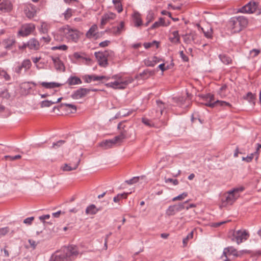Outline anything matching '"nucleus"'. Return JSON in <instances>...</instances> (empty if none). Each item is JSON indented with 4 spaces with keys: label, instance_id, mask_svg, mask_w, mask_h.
I'll return each mask as SVG.
<instances>
[{
    "label": "nucleus",
    "instance_id": "obj_1",
    "mask_svg": "<svg viewBox=\"0 0 261 261\" xmlns=\"http://www.w3.org/2000/svg\"><path fill=\"white\" fill-rule=\"evenodd\" d=\"M79 254L77 248L74 245L65 246L53 254L49 261H71Z\"/></svg>",
    "mask_w": 261,
    "mask_h": 261
},
{
    "label": "nucleus",
    "instance_id": "obj_2",
    "mask_svg": "<svg viewBox=\"0 0 261 261\" xmlns=\"http://www.w3.org/2000/svg\"><path fill=\"white\" fill-rule=\"evenodd\" d=\"M247 19L243 16L233 17L229 20L227 25L232 33H238L245 28L248 24Z\"/></svg>",
    "mask_w": 261,
    "mask_h": 261
},
{
    "label": "nucleus",
    "instance_id": "obj_3",
    "mask_svg": "<svg viewBox=\"0 0 261 261\" xmlns=\"http://www.w3.org/2000/svg\"><path fill=\"white\" fill-rule=\"evenodd\" d=\"M61 35L65 36L69 41L76 42L79 39L78 32L75 30H72L69 27H64L59 31Z\"/></svg>",
    "mask_w": 261,
    "mask_h": 261
},
{
    "label": "nucleus",
    "instance_id": "obj_4",
    "mask_svg": "<svg viewBox=\"0 0 261 261\" xmlns=\"http://www.w3.org/2000/svg\"><path fill=\"white\" fill-rule=\"evenodd\" d=\"M249 232L244 229H240L233 231L231 240L234 241L237 244L239 245L241 243L246 241L249 237Z\"/></svg>",
    "mask_w": 261,
    "mask_h": 261
},
{
    "label": "nucleus",
    "instance_id": "obj_5",
    "mask_svg": "<svg viewBox=\"0 0 261 261\" xmlns=\"http://www.w3.org/2000/svg\"><path fill=\"white\" fill-rule=\"evenodd\" d=\"M133 79L130 77H119L118 80L113 82L114 83V86L115 89H124L126 86L132 83Z\"/></svg>",
    "mask_w": 261,
    "mask_h": 261
},
{
    "label": "nucleus",
    "instance_id": "obj_6",
    "mask_svg": "<svg viewBox=\"0 0 261 261\" xmlns=\"http://www.w3.org/2000/svg\"><path fill=\"white\" fill-rule=\"evenodd\" d=\"M94 54L99 66L105 67L108 65L109 51L95 52Z\"/></svg>",
    "mask_w": 261,
    "mask_h": 261
},
{
    "label": "nucleus",
    "instance_id": "obj_7",
    "mask_svg": "<svg viewBox=\"0 0 261 261\" xmlns=\"http://www.w3.org/2000/svg\"><path fill=\"white\" fill-rule=\"evenodd\" d=\"M35 29V25L33 23H26L22 25L18 32V36L25 37L29 35Z\"/></svg>",
    "mask_w": 261,
    "mask_h": 261
},
{
    "label": "nucleus",
    "instance_id": "obj_8",
    "mask_svg": "<svg viewBox=\"0 0 261 261\" xmlns=\"http://www.w3.org/2000/svg\"><path fill=\"white\" fill-rule=\"evenodd\" d=\"M258 4L255 2H250L239 9V12L243 13L251 14L255 12L258 8Z\"/></svg>",
    "mask_w": 261,
    "mask_h": 261
},
{
    "label": "nucleus",
    "instance_id": "obj_9",
    "mask_svg": "<svg viewBox=\"0 0 261 261\" xmlns=\"http://www.w3.org/2000/svg\"><path fill=\"white\" fill-rule=\"evenodd\" d=\"M156 103L159 108V110H152L149 113V115L153 119H158L160 118L163 114L165 107L163 102L161 100H156Z\"/></svg>",
    "mask_w": 261,
    "mask_h": 261
},
{
    "label": "nucleus",
    "instance_id": "obj_10",
    "mask_svg": "<svg viewBox=\"0 0 261 261\" xmlns=\"http://www.w3.org/2000/svg\"><path fill=\"white\" fill-rule=\"evenodd\" d=\"M239 196V194L231 193L230 190L223 196L222 201L223 203L225 202L226 204H232Z\"/></svg>",
    "mask_w": 261,
    "mask_h": 261
},
{
    "label": "nucleus",
    "instance_id": "obj_11",
    "mask_svg": "<svg viewBox=\"0 0 261 261\" xmlns=\"http://www.w3.org/2000/svg\"><path fill=\"white\" fill-rule=\"evenodd\" d=\"M13 5L10 0H0V11L2 12L8 13L11 11Z\"/></svg>",
    "mask_w": 261,
    "mask_h": 261
},
{
    "label": "nucleus",
    "instance_id": "obj_12",
    "mask_svg": "<svg viewBox=\"0 0 261 261\" xmlns=\"http://www.w3.org/2000/svg\"><path fill=\"white\" fill-rule=\"evenodd\" d=\"M90 91V89L81 88L73 92L71 97L74 99H79L85 96Z\"/></svg>",
    "mask_w": 261,
    "mask_h": 261
},
{
    "label": "nucleus",
    "instance_id": "obj_13",
    "mask_svg": "<svg viewBox=\"0 0 261 261\" xmlns=\"http://www.w3.org/2000/svg\"><path fill=\"white\" fill-rule=\"evenodd\" d=\"M16 42L14 36H9L3 40L2 44L5 49L10 50L13 47Z\"/></svg>",
    "mask_w": 261,
    "mask_h": 261
},
{
    "label": "nucleus",
    "instance_id": "obj_14",
    "mask_svg": "<svg viewBox=\"0 0 261 261\" xmlns=\"http://www.w3.org/2000/svg\"><path fill=\"white\" fill-rule=\"evenodd\" d=\"M50 58L54 64V66L57 71H65V66L64 64L59 57H54L51 56Z\"/></svg>",
    "mask_w": 261,
    "mask_h": 261
},
{
    "label": "nucleus",
    "instance_id": "obj_15",
    "mask_svg": "<svg viewBox=\"0 0 261 261\" xmlns=\"http://www.w3.org/2000/svg\"><path fill=\"white\" fill-rule=\"evenodd\" d=\"M197 34L195 32H191L189 34H186L183 36V39L184 42L187 44H190L192 42L196 43V39Z\"/></svg>",
    "mask_w": 261,
    "mask_h": 261
},
{
    "label": "nucleus",
    "instance_id": "obj_16",
    "mask_svg": "<svg viewBox=\"0 0 261 261\" xmlns=\"http://www.w3.org/2000/svg\"><path fill=\"white\" fill-rule=\"evenodd\" d=\"M110 79V76H98L96 75H88L85 76V82L87 83H90L92 81H98L101 80L105 79L108 81Z\"/></svg>",
    "mask_w": 261,
    "mask_h": 261
},
{
    "label": "nucleus",
    "instance_id": "obj_17",
    "mask_svg": "<svg viewBox=\"0 0 261 261\" xmlns=\"http://www.w3.org/2000/svg\"><path fill=\"white\" fill-rule=\"evenodd\" d=\"M116 17V14L112 12H108L103 15L101 19V25H104Z\"/></svg>",
    "mask_w": 261,
    "mask_h": 261
},
{
    "label": "nucleus",
    "instance_id": "obj_18",
    "mask_svg": "<svg viewBox=\"0 0 261 261\" xmlns=\"http://www.w3.org/2000/svg\"><path fill=\"white\" fill-rule=\"evenodd\" d=\"M232 254L235 256L238 257L240 256V254L238 253V251H237L236 249H235L232 246L228 247L225 248L223 250V254L225 256L226 259H224V260H227V256L226 255Z\"/></svg>",
    "mask_w": 261,
    "mask_h": 261
},
{
    "label": "nucleus",
    "instance_id": "obj_19",
    "mask_svg": "<svg viewBox=\"0 0 261 261\" xmlns=\"http://www.w3.org/2000/svg\"><path fill=\"white\" fill-rule=\"evenodd\" d=\"M28 47L30 49H34L37 50L39 48L40 44L38 42L35 38H33L30 39L27 42Z\"/></svg>",
    "mask_w": 261,
    "mask_h": 261
},
{
    "label": "nucleus",
    "instance_id": "obj_20",
    "mask_svg": "<svg viewBox=\"0 0 261 261\" xmlns=\"http://www.w3.org/2000/svg\"><path fill=\"white\" fill-rule=\"evenodd\" d=\"M39 84L44 88L46 89H53L56 87H59L62 85V84L52 82H39Z\"/></svg>",
    "mask_w": 261,
    "mask_h": 261
},
{
    "label": "nucleus",
    "instance_id": "obj_21",
    "mask_svg": "<svg viewBox=\"0 0 261 261\" xmlns=\"http://www.w3.org/2000/svg\"><path fill=\"white\" fill-rule=\"evenodd\" d=\"M115 144V142L114 141L113 139H112L106 140L105 141L100 143L99 146L103 148L104 149H107L108 148L112 147Z\"/></svg>",
    "mask_w": 261,
    "mask_h": 261
},
{
    "label": "nucleus",
    "instance_id": "obj_22",
    "mask_svg": "<svg viewBox=\"0 0 261 261\" xmlns=\"http://www.w3.org/2000/svg\"><path fill=\"white\" fill-rule=\"evenodd\" d=\"M243 99L248 101L252 106H254L255 104V95L251 92H248L245 95L243 96Z\"/></svg>",
    "mask_w": 261,
    "mask_h": 261
},
{
    "label": "nucleus",
    "instance_id": "obj_23",
    "mask_svg": "<svg viewBox=\"0 0 261 261\" xmlns=\"http://www.w3.org/2000/svg\"><path fill=\"white\" fill-rule=\"evenodd\" d=\"M24 11L26 16L29 18L33 17L36 14L35 8L32 5L27 7Z\"/></svg>",
    "mask_w": 261,
    "mask_h": 261
},
{
    "label": "nucleus",
    "instance_id": "obj_24",
    "mask_svg": "<svg viewBox=\"0 0 261 261\" xmlns=\"http://www.w3.org/2000/svg\"><path fill=\"white\" fill-rule=\"evenodd\" d=\"M170 22L168 21L167 23H166L164 18L161 17L159 20L155 22L150 27L151 29H154L161 26H167L169 25Z\"/></svg>",
    "mask_w": 261,
    "mask_h": 261
},
{
    "label": "nucleus",
    "instance_id": "obj_25",
    "mask_svg": "<svg viewBox=\"0 0 261 261\" xmlns=\"http://www.w3.org/2000/svg\"><path fill=\"white\" fill-rule=\"evenodd\" d=\"M97 27L94 24L90 28L86 33V36L88 38H92L95 37L97 34Z\"/></svg>",
    "mask_w": 261,
    "mask_h": 261
},
{
    "label": "nucleus",
    "instance_id": "obj_26",
    "mask_svg": "<svg viewBox=\"0 0 261 261\" xmlns=\"http://www.w3.org/2000/svg\"><path fill=\"white\" fill-rule=\"evenodd\" d=\"M101 209L97 208L94 204H91L86 209V214L87 215H95Z\"/></svg>",
    "mask_w": 261,
    "mask_h": 261
},
{
    "label": "nucleus",
    "instance_id": "obj_27",
    "mask_svg": "<svg viewBox=\"0 0 261 261\" xmlns=\"http://www.w3.org/2000/svg\"><path fill=\"white\" fill-rule=\"evenodd\" d=\"M82 83L81 80L76 76H70L67 81V83L69 86L81 84Z\"/></svg>",
    "mask_w": 261,
    "mask_h": 261
},
{
    "label": "nucleus",
    "instance_id": "obj_28",
    "mask_svg": "<svg viewBox=\"0 0 261 261\" xmlns=\"http://www.w3.org/2000/svg\"><path fill=\"white\" fill-rule=\"evenodd\" d=\"M154 71L148 69H146L144 70L142 72L140 73L139 75L137 76V77L139 76L142 77L143 79H147L150 76L154 74Z\"/></svg>",
    "mask_w": 261,
    "mask_h": 261
},
{
    "label": "nucleus",
    "instance_id": "obj_29",
    "mask_svg": "<svg viewBox=\"0 0 261 261\" xmlns=\"http://www.w3.org/2000/svg\"><path fill=\"white\" fill-rule=\"evenodd\" d=\"M133 20L135 27H139L142 25V21L140 15L138 13H134L133 16Z\"/></svg>",
    "mask_w": 261,
    "mask_h": 261
},
{
    "label": "nucleus",
    "instance_id": "obj_30",
    "mask_svg": "<svg viewBox=\"0 0 261 261\" xmlns=\"http://www.w3.org/2000/svg\"><path fill=\"white\" fill-rule=\"evenodd\" d=\"M63 106H66V107H69V108L72 109L74 111V112L72 111L71 112L72 113L76 112V107L75 105L70 104V103H62L59 106L54 107L53 108V111H55V110L56 109L59 111L60 109L61 108H62Z\"/></svg>",
    "mask_w": 261,
    "mask_h": 261
},
{
    "label": "nucleus",
    "instance_id": "obj_31",
    "mask_svg": "<svg viewBox=\"0 0 261 261\" xmlns=\"http://www.w3.org/2000/svg\"><path fill=\"white\" fill-rule=\"evenodd\" d=\"M172 37L170 38V40L171 42L175 43H177L179 42V36L178 34V32L177 31H173L172 33Z\"/></svg>",
    "mask_w": 261,
    "mask_h": 261
},
{
    "label": "nucleus",
    "instance_id": "obj_32",
    "mask_svg": "<svg viewBox=\"0 0 261 261\" xmlns=\"http://www.w3.org/2000/svg\"><path fill=\"white\" fill-rule=\"evenodd\" d=\"M21 67L24 69V71L28 70L32 66V63L29 59H25L21 63Z\"/></svg>",
    "mask_w": 261,
    "mask_h": 261
},
{
    "label": "nucleus",
    "instance_id": "obj_33",
    "mask_svg": "<svg viewBox=\"0 0 261 261\" xmlns=\"http://www.w3.org/2000/svg\"><path fill=\"white\" fill-rule=\"evenodd\" d=\"M219 58L224 64L226 65L230 64L231 62L230 58L224 54L219 55Z\"/></svg>",
    "mask_w": 261,
    "mask_h": 261
},
{
    "label": "nucleus",
    "instance_id": "obj_34",
    "mask_svg": "<svg viewBox=\"0 0 261 261\" xmlns=\"http://www.w3.org/2000/svg\"><path fill=\"white\" fill-rule=\"evenodd\" d=\"M128 194L129 193H123L122 194H118L116 196L114 197L113 201L114 202L117 203L120 200V199L123 198H126Z\"/></svg>",
    "mask_w": 261,
    "mask_h": 261
},
{
    "label": "nucleus",
    "instance_id": "obj_35",
    "mask_svg": "<svg viewBox=\"0 0 261 261\" xmlns=\"http://www.w3.org/2000/svg\"><path fill=\"white\" fill-rule=\"evenodd\" d=\"M80 162V160H79L77 163L76 164H75L73 167H71V166H69L68 164H65L64 165V166L62 167V169L63 171H70L75 170L77 168Z\"/></svg>",
    "mask_w": 261,
    "mask_h": 261
},
{
    "label": "nucleus",
    "instance_id": "obj_36",
    "mask_svg": "<svg viewBox=\"0 0 261 261\" xmlns=\"http://www.w3.org/2000/svg\"><path fill=\"white\" fill-rule=\"evenodd\" d=\"M176 213H177V212L176 211V207L174 205L170 206L166 211V214L169 216L174 215Z\"/></svg>",
    "mask_w": 261,
    "mask_h": 261
},
{
    "label": "nucleus",
    "instance_id": "obj_37",
    "mask_svg": "<svg viewBox=\"0 0 261 261\" xmlns=\"http://www.w3.org/2000/svg\"><path fill=\"white\" fill-rule=\"evenodd\" d=\"M227 88V86L226 84L223 85L219 89L218 94L220 95L221 97H224L226 96V90Z\"/></svg>",
    "mask_w": 261,
    "mask_h": 261
},
{
    "label": "nucleus",
    "instance_id": "obj_38",
    "mask_svg": "<svg viewBox=\"0 0 261 261\" xmlns=\"http://www.w3.org/2000/svg\"><path fill=\"white\" fill-rule=\"evenodd\" d=\"M188 201H186L183 203H179L177 204H175V207H176V211L177 212L181 211L184 210L186 207V204L187 203Z\"/></svg>",
    "mask_w": 261,
    "mask_h": 261
},
{
    "label": "nucleus",
    "instance_id": "obj_39",
    "mask_svg": "<svg viewBox=\"0 0 261 261\" xmlns=\"http://www.w3.org/2000/svg\"><path fill=\"white\" fill-rule=\"evenodd\" d=\"M53 104H55V102H53V101L45 100L41 102L40 107L41 108L49 107L50 106H51V105Z\"/></svg>",
    "mask_w": 261,
    "mask_h": 261
},
{
    "label": "nucleus",
    "instance_id": "obj_40",
    "mask_svg": "<svg viewBox=\"0 0 261 261\" xmlns=\"http://www.w3.org/2000/svg\"><path fill=\"white\" fill-rule=\"evenodd\" d=\"M203 32L204 34V36L207 38L211 39L213 37V30L211 28L208 29L207 31H205L203 29H202Z\"/></svg>",
    "mask_w": 261,
    "mask_h": 261
},
{
    "label": "nucleus",
    "instance_id": "obj_41",
    "mask_svg": "<svg viewBox=\"0 0 261 261\" xmlns=\"http://www.w3.org/2000/svg\"><path fill=\"white\" fill-rule=\"evenodd\" d=\"M193 237V232L191 231L190 232L187 237L184 238L182 240L184 247H186L187 245L189 240Z\"/></svg>",
    "mask_w": 261,
    "mask_h": 261
},
{
    "label": "nucleus",
    "instance_id": "obj_42",
    "mask_svg": "<svg viewBox=\"0 0 261 261\" xmlns=\"http://www.w3.org/2000/svg\"><path fill=\"white\" fill-rule=\"evenodd\" d=\"M159 42L156 41H153L152 42H145L143 45L146 49H148L153 45H155L156 48H158L159 47Z\"/></svg>",
    "mask_w": 261,
    "mask_h": 261
},
{
    "label": "nucleus",
    "instance_id": "obj_43",
    "mask_svg": "<svg viewBox=\"0 0 261 261\" xmlns=\"http://www.w3.org/2000/svg\"><path fill=\"white\" fill-rule=\"evenodd\" d=\"M1 97L3 98H6L7 99H9L10 97V94L8 92V90L7 89H5L4 90L0 91Z\"/></svg>",
    "mask_w": 261,
    "mask_h": 261
},
{
    "label": "nucleus",
    "instance_id": "obj_44",
    "mask_svg": "<svg viewBox=\"0 0 261 261\" xmlns=\"http://www.w3.org/2000/svg\"><path fill=\"white\" fill-rule=\"evenodd\" d=\"M127 138V136H124L123 135L119 134L118 136H115L114 138V141L116 144L118 142H121L122 140Z\"/></svg>",
    "mask_w": 261,
    "mask_h": 261
},
{
    "label": "nucleus",
    "instance_id": "obj_45",
    "mask_svg": "<svg viewBox=\"0 0 261 261\" xmlns=\"http://www.w3.org/2000/svg\"><path fill=\"white\" fill-rule=\"evenodd\" d=\"M216 102L217 103V106L219 105V106H220L221 107L227 106V107H229L230 108L232 107V105L230 103L227 102L225 101L217 100L216 101Z\"/></svg>",
    "mask_w": 261,
    "mask_h": 261
},
{
    "label": "nucleus",
    "instance_id": "obj_46",
    "mask_svg": "<svg viewBox=\"0 0 261 261\" xmlns=\"http://www.w3.org/2000/svg\"><path fill=\"white\" fill-rule=\"evenodd\" d=\"M65 143V141L64 140H59L57 141V142H54L53 143V145L51 146V148L57 149L62 145H63Z\"/></svg>",
    "mask_w": 261,
    "mask_h": 261
},
{
    "label": "nucleus",
    "instance_id": "obj_47",
    "mask_svg": "<svg viewBox=\"0 0 261 261\" xmlns=\"http://www.w3.org/2000/svg\"><path fill=\"white\" fill-rule=\"evenodd\" d=\"M0 75L3 76L6 81H9L11 79L10 76L4 70L0 68Z\"/></svg>",
    "mask_w": 261,
    "mask_h": 261
},
{
    "label": "nucleus",
    "instance_id": "obj_48",
    "mask_svg": "<svg viewBox=\"0 0 261 261\" xmlns=\"http://www.w3.org/2000/svg\"><path fill=\"white\" fill-rule=\"evenodd\" d=\"M144 64L148 67H154L155 65V62L153 61L152 59H148L144 60Z\"/></svg>",
    "mask_w": 261,
    "mask_h": 261
},
{
    "label": "nucleus",
    "instance_id": "obj_49",
    "mask_svg": "<svg viewBox=\"0 0 261 261\" xmlns=\"http://www.w3.org/2000/svg\"><path fill=\"white\" fill-rule=\"evenodd\" d=\"M68 48V46L66 45L63 44L59 46H53L51 48V49L53 50H55L57 49L62 50H66Z\"/></svg>",
    "mask_w": 261,
    "mask_h": 261
},
{
    "label": "nucleus",
    "instance_id": "obj_50",
    "mask_svg": "<svg viewBox=\"0 0 261 261\" xmlns=\"http://www.w3.org/2000/svg\"><path fill=\"white\" fill-rule=\"evenodd\" d=\"M188 196V194L186 192H184L182 194L179 195L178 196L174 197L172 199L173 201H175L176 200H180L184 199L185 197H186Z\"/></svg>",
    "mask_w": 261,
    "mask_h": 261
},
{
    "label": "nucleus",
    "instance_id": "obj_51",
    "mask_svg": "<svg viewBox=\"0 0 261 261\" xmlns=\"http://www.w3.org/2000/svg\"><path fill=\"white\" fill-rule=\"evenodd\" d=\"M139 180V177H134L132 178L125 180V182L128 185H133V184L136 183Z\"/></svg>",
    "mask_w": 261,
    "mask_h": 261
},
{
    "label": "nucleus",
    "instance_id": "obj_52",
    "mask_svg": "<svg viewBox=\"0 0 261 261\" xmlns=\"http://www.w3.org/2000/svg\"><path fill=\"white\" fill-rule=\"evenodd\" d=\"M50 218V215L49 214L40 216L39 217V220L45 225V223H48V222H46L45 220L46 219H48Z\"/></svg>",
    "mask_w": 261,
    "mask_h": 261
},
{
    "label": "nucleus",
    "instance_id": "obj_53",
    "mask_svg": "<svg viewBox=\"0 0 261 261\" xmlns=\"http://www.w3.org/2000/svg\"><path fill=\"white\" fill-rule=\"evenodd\" d=\"M72 10L70 8H68L65 12L63 13L65 18L66 19H68L72 15Z\"/></svg>",
    "mask_w": 261,
    "mask_h": 261
},
{
    "label": "nucleus",
    "instance_id": "obj_54",
    "mask_svg": "<svg viewBox=\"0 0 261 261\" xmlns=\"http://www.w3.org/2000/svg\"><path fill=\"white\" fill-rule=\"evenodd\" d=\"M165 182L166 183L171 182V183H172L173 185H174L175 186V185H177L178 184V181L177 179L170 178H166L165 179Z\"/></svg>",
    "mask_w": 261,
    "mask_h": 261
},
{
    "label": "nucleus",
    "instance_id": "obj_55",
    "mask_svg": "<svg viewBox=\"0 0 261 261\" xmlns=\"http://www.w3.org/2000/svg\"><path fill=\"white\" fill-rule=\"evenodd\" d=\"M5 158L6 159H9L11 161H13V160L20 159L21 155H16L14 156L5 155Z\"/></svg>",
    "mask_w": 261,
    "mask_h": 261
},
{
    "label": "nucleus",
    "instance_id": "obj_56",
    "mask_svg": "<svg viewBox=\"0 0 261 261\" xmlns=\"http://www.w3.org/2000/svg\"><path fill=\"white\" fill-rule=\"evenodd\" d=\"M254 154V153H251L250 155H248L246 157H243L242 160L245 161L248 163L250 162L252 160Z\"/></svg>",
    "mask_w": 261,
    "mask_h": 261
},
{
    "label": "nucleus",
    "instance_id": "obj_57",
    "mask_svg": "<svg viewBox=\"0 0 261 261\" xmlns=\"http://www.w3.org/2000/svg\"><path fill=\"white\" fill-rule=\"evenodd\" d=\"M244 188L243 187H240L239 188H234L232 190H231V192L239 194V193L242 192L244 191Z\"/></svg>",
    "mask_w": 261,
    "mask_h": 261
},
{
    "label": "nucleus",
    "instance_id": "obj_58",
    "mask_svg": "<svg viewBox=\"0 0 261 261\" xmlns=\"http://www.w3.org/2000/svg\"><path fill=\"white\" fill-rule=\"evenodd\" d=\"M142 121L144 124H145L147 126H149L150 127H151L153 125V123H152L150 122V121L147 118H143L142 119Z\"/></svg>",
    "mask_w": 261,
    "mask_h": 261
},
{
    "label": "nucleus",
    "instance_id": "obj_59",
    "mask_svg": "<svg viewBox=\"0 0 261 261\" xmlns=\"http://www.w3.org/2000/svg\"><path fill=\"white\" fill-rule=\"evenodd\" d=\"M9 232L8 227H4L0 228V236L2 237L6 235Z\"/></svg>",
    "mask_w": 261,
    "mask_h": 261
},
{
    "label": "nucleus",
    "instance_id": "obj_60",
    "mask_svg": "<svg viewBox=\"0 0 261 261\" xmlns=\"http://www.w3.org/2000/svg\"><path fill=\"white\" fill-rule=\"evenodd\" d=\"M34 217H28L23 220V223L28 225H30L32 224V221L34 220Z\"/></svg>",
    "mask_w": 261,
    "mask_h": 261
},
{
    "label": "nucleus",
    "instance_id": "obj_61",
    "mask_svg": "<svg viewBox=\"0 0 261 261\" xmlns=\"http://www.w3.org/2000/svg\"><path fill=\"white\" fill-rule=\"evenodd\" d=\"M259 52H260V51L258 49H253L252 50H250V55L253 57H255L258 55Z\"/></svg>",
    "mask_w": 261,
    "mask_h": 261
},
{
    "label": "nucleus",
    "instance_id": "obj_62",
    "mask_svg": "<svg viewBox=\"0 0 261 261\" xmlns=\"http://www.w3.org/2000/svg\"><path fill=\"white\" fill-rule=\"evenodd\" d=\"M179 55L181 58L184 61L187 62L189 60L188 57L184 54V51L181 50L179 51Z\"/></svg>",
    "mask_w": 261,
    "mask_h": 261
},
{
    "label": "nucleus",
    "instance_id": "obj_63",
    "mask_svg": "<svg viewBox=\"0 0 261 261\" xmlns=\"http://www.w3.org/2000/svg\"><path fill=\"white\" fill-rule=\"evenodd\" d=\"M205 99L206 100H209L212 102L214 100V95L210 93L207 94L205 95Z\"/></svg>",
    "mask_w": 261,
    "mask_h": 261
},
{
    "label": "nucleus",
    "instance_id": "obj_64",
    "mask_svg": "<svg viewBox=\"0 0 261 261\" xmlns=\"http://www.w3.org/2000/svg\"><path fill=\"white\" fill-rule=\"evenodd\" d=\"M114 6H115V9L117 10V11L118 13H120L122 11L123 8H122L121 3H120L118 4H116Z\"/></svg>",
    "mask_w": 261,
    "mask_h": 261
}]
</instances>
